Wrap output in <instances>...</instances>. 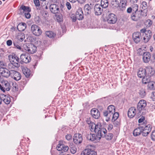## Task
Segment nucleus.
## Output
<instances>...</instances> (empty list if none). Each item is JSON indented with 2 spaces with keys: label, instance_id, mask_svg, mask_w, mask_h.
Returning <instances> with one entry per match:
<instances>
[{
  "label": "nucleus",
  "instance_id": "f8f14e48",
  "mask_svg": "<svg viewBox=\"0 0 155 155\" xmlns=\"http://www.w3.org/2000/svg\"><path fill=\"white\" fill-rule=\"evenodd\" d=\"M50 10L53 14H56L60 12L59 6L55 4H51L49 7Z\"/></svg>",
  "mask_w": 155,
  "mask_h": 155
},
{
  "label": "nucleus",
  "instance_id": "c03bdc74",
  "mask_svg": "<svg viewBox=\"0 0 155 155\" xmlns=\"http://www.w3.org/2000/svg\"><path fill=\"white\" fill-rule=\"evenodd\" d=\"M30 41L33 44H35L36 43V38L34 37H30L29 38Z\"/></svg>",
  "mask_w": 155,
  "mask_h": 155
},
{
  "label": "nucleus",
  "instance_id": "dca6fc26",
  "mask_svg": "<svg viewBox=\"0 0 155 155\" xmlns=\"http://www.w3.org/2000/svg\"><path fill=\"white\" fill-rule=\"evenodd\" d=\"M142 56L143 61L145 63H148L150 61L151 57V54L149 52H143Z\"/></svg>",
  "mask_w": 155,
  "mask_h": 155
},
{
  "label": "nucleus",
  "instance_id": "338daca9",
  "mask_svg": "<svg viewBox=\"0 0 155 155\" xmlns=\"http://www.w3.org/2000/svg\"><path fill=\"white\" fill-rule=\"evenodd\" d=\"M9 84L10 85H12V87H17V85L15 82H11Z\"/></svg>",
  "mask_w": 155,
  "mask_h": 155
},
{
  "label": "nucleus",
  "instance_id": "c9c22d12",
  "mask_svg": "<svg viewBox=\"0 0 155 155\" xmlns=\"http://www.w3.org/2000/svg\"><path fill=\"white\" fill-rule=\"evenodd\" d=\"M150 80V78L147 77L146 75L143 78L142 80V82L143 84H148Z\"/></svg>",
  "mask_w": 155,
  "mask_h": 155
},
{
  "label": "nucleus",
  "instance_id": "473e14b6",
  "mask_svg": "<svg viewBox=\"0 0 155 155\" xmlns=\"http://www.w3.org/2000/svg\"><path fill=\"white\" fill-rule=\"evenodd\" d=\"M102 8H106L108 5V0H101V4L100 5Z\"/></svg>",
  "mask_w": 155,
  "mask_h": 155
},
{
  "label": "nucleus",
  "instance_id": "864d4df0",
  "mask_svg": "<svg viewBox=\"0 0 155 155\" xmlns=\"http://www.w3.org/2000/svg\"><path fill=\"white\" fill-rule=\"evenodd\" d=\"M151 139L154 141H155V130L153 131L151 135Z\"/></svg>",
  "mask_w": 155,
  "mask_h": 155
},
{
  "label": "nucleus",
  "instance_id": "79ce46f5",
  "mask_svg": "<svg viewBox=\"0 0 155 155\" xmlns=\"http://www.w3.org/2000/svg\"><path fill=\"white\" fill-rule=\"evenodd\" d=\"M64 145L60 143L58 145L56 148L58 150L61 151H62L63 150V149H64Z\"/></svg>",
  "mask_w": 155,
  "mask_h": 155
},
{
  "label": "nucleus",
  "instance_id": "3c124183",
  "mask_svg": "<svg viewBox=\"0 0 155 155\" xmlns=\"http://www.w3.org/2000/svg\"><path fill=\"white\" fill-rule=\"evenodd\" d=\"M131 18L133 21H137L138 19V17L137 16H135L134 13L132 14Z\"/></svg>",
  "mask_w": 155,
  "mask_h": 155
},
{
  "label": "nucleus",
  "instance_id": "2f4dec72",
  "mask_svg": "<svg viewBox=\"0 0 155 155\" xmlns=\"http://www.w3.org/2000/svg\"><path fill=\"white\" fill-rule=\"evenodd\" d=\"M56 20L58 22H62L63 21V16L61 13L59 12L58 14H55Z\"/></svg>",
  "mask_w": 155,
  "mask_h": 155
},
{
  "label": "nucleus",
  "instance_id": "7c9ffc66",
  "mask_svg": "<svg viewBox=\"0 0 155 155\" xmlns=\"http://www.w3.org/2000/svg\"><path fill=\"white\" fill-rule=\"evenodd\" d=\"M142 133L141 127L137 128L135 129L133 132V135L135 136L140 135Z\"/></svg>",
  "mask_w": 155,
  "mask_h": 155
},
{
  "label": "nucleus",
  "instance_id": "ea45409f",
  "mask_svg": "<svg viewBox=\"0 0 155 155\" xmlns=\"http://www.w3.org/2000/svg\"><path fill=\"white\" fill-rule=\"evenodd\" d=\"M113 135L111 133H109L107 134H106L104 136V137L107 140H111L113 138Z\"/></svg>",
  "mask_w": 155,
  "mask_h": 155
},
{
  "label": "nucleus",
  "instance_id": "9b49d317",
  "mask_svg": "<svg viewBox=\"0 0 155 155\" xmlns=\"http://www.w3.org/2000/svg\"><path fill=\"white\" fill-rule=\"evenodd\" d=\"M146 76L147 77L150 78L153 76L155 73V71L154 69L152 67L149 66L146 68Z\"/></svg>",
  "mask_w": 155,
  "mask_h": 155
},
{
  "label": "nucleus",
  "instance_id": "f03ea898",
  "mask_svg": "<svg viewBox=\"0 0 155 155\" xmlns=\"http://www.w3.org/2000/svg\"><path fill=\"white\" fill-rule=\"evenodd\" d=\"M147 103L146 101L143 100H140L138 103L137 109L139 111L138 113L139 115H144L147 112L146 109Z\"/></svg>",
  "mask_w": 155,
  "mask_h": 155
},
{
  "label": "nucleus",
  "instance_id": "9d476101",
  "mask_svg": "<svg viewBox=\"0 0 155 155\" xmlns=\"http://www.w3.org/2000/svg\"><path fill=\"white\" fill-rule=\"evenodd\" d=\"M87 139L91 141H95L96 142L99 141L100 140V137L97 134H88L87 135Z\"/></svg>",
  "mask_w": 155,
  "mask_h": 155
},
{
  "label": "nucleus",
  "instance_id": "f3484780",
  "mask_svg": "<svg viewBox=\"0 0 155 155\" xmlns=\"http://www.w3.org/2000/svg\"><path fill=\"white\" fill-rule=\"evenodd\" d=\"M74 142L76 144H79L81 143L82 137L81 134H75L73 138Z\"/></svg>",
  "mask_w": 155,
  "mask_h": 155
},
{
  "label": "nucleus",
  "instance_id": "cd10ccee",
  "mask_svg": "<svg viewBox=\"0 0 155 155\" xmlns=\"http://www.w3.org/2000/svg\"><path fill=\"white\" fill-rule=\"evenodd\" d=\"M84 10L85 15H87L91 13V7L88 4L85 5Z\"/></svg>",
  "mask_w": 155,
  "mask_h": 155
},
{
  "label": "nucleus",
  "instance_id": "4c0bfd02",
  "mask_svg": "<svg viewBox=\"0 0 155 155\" xmlns=\"http://www.w3.org/2000/svg\"><path fill=\"white\" fill-rule=\"evenodd\" d=\"M133 11L134 12H137L138 8V5L136 4H134L131 5V7Z\"/></svg>",
  "mask_w": 155,
  "mask_h": 155
},
{
  "label": "nucleus",
  "instance_id": "a19ab883",
  "mask_svg": "<svg viewBox=\"0 0 155 155\" xmlns=\"http://www.w3.org/2000/svg\"><path fill=\"white\" fill-rule=\"evenodd\" d=\"M70 150L72 153L74 154L76 152L77 148L74 146L71 145L70 147Z\"/></svg>",
  "mask_w": 155,
  "mask_h": 155
},
{
  "label": "nucleus",
  "instance_id": "a878e982",
  "mask_svg": "<svg viewBox=\"0 0 155 155\" xmlns=\"http://www.w3.org/2000/svg\"><path fill=\"white\" fill-rule=\"evenodd\" d=\"M137 75L140 78H143L146 76L145 69L143 68H140L137 72Z\"/></svg>",
  "mask_w": 155,
  "mask_h": 155
},
{
  "label": "nucleus",
  "instance_id": "0eeeda50",
  "mask_svg": "<svg viewBox=\"0 0 155 155\" xmlns=\"http://www.w3.org/2000/svg\"><path fill=\"white\" fill-rule=\"evenodd\" d=\"M141 33L139 32H136L133 33L132 39L136 43H139L142 39Z\"/></svg>",
  "mask_w": 155,
  "mask_h": 155
},
{
  "label": "nucleus",
  "instance_id": "c85d7f7f",
  "mask_svg": "<svg viewBox=\"0 0 155 155\" xmlns=\"http://www.w3.org/2000/svg\"><path fill=\"white\" fill-rule=\"evenodd\" d=\"M26 25L25 23H21L19 24L17 27L18 30L21 31H24L26 28Z\"/></svg>",
  "mask_w": 155,
  "mask_h": 155
},
{
  "label": "nucleus",
  "instance_id": "6e6d98bb",
  "mask_svg": "<svg viewBox=\"0 0 155 155\" xmlns=\"http://www.w3.org/2000/svg\"><path fill=\"white\" fill-rule=\"evenodd\" d=\"M71 18L72 19V21L74 22H75L77 19L76 15L75 16L74 15H71Z\"/></svg>",
  "mask_w": 155,
  "mask_h": 155
},
{
  "label": "nucleus",
  "instance_id": "09e8293b",
  "mask_svg": "<svg viewBox=\"0 0 155 155\" xmlns=\"http://www.w3.org/2000/svg\"><path fill=\"white\" fill-rule=\"evenodd\" d=\"M13 44L15 48L20 50H22L21 47L18 43L14 42Z\"/></svg>",
  "mask_w": 155,
  "mask_h": 155
},
{
  "label": "nucleus",
  "instance_id": "b1692460",
  "mask_svg": "<svg viewBox=\"0 0 155 155\" xmlns=\"http://www.w3.org/2000/svg\"><path fill=\"white\" fill-rule=\"evenodd\" d=\"M136 109L134 107H131L130 108L128 111V115L130 118H132L136 114Z\"/></svg>",
  "mask_w": 155,
  "mask_h": 155
},
{
  "label": "nucleus",
  "instance_id": "bb28decb",
  "mask_svg": "<svg viewBox=\"0 0 155 155\" xmlns=\"http://www.w3.org/2000/svg\"><path fill=\"white\" fill-rule=\"evenodd\" d=\"M107 132L106 129L103 127H101L99 132L97 133V134L99 136H100V139L101 137H104V136L106 134Z\"/></svg>",
  "mask_w": 155,
  "mask_h": 155
},
{
  "label": "nucleus",
  "instance_id": "4be33fe9",
  "mask_svg": "<svg viewBox=\"0 0 155 155\" xmlns=\"http://www.w3.org/2000/svg\"><path fill=\"white\" fill-rule=\"evenodd\" d=\"M91 112L92 116L94 118L97 119L100 117V113L97 109L93 108L91 109Z\"/></svg>",
  "mask_w": 155,
  "mask_h": 155
},
{
  "label": "nucleus",
  "instance_id": "bf43d9fd",
  "mask_svg": "<svg viewBox=\"0 0 155 155\" xmlns=\"http://www.w3.org/2000/svg\"><path fill=\"white\" fill-rule=\"evenodd\" d=\"M151 98L153 101H155V92H153L152 93Z\"/></svg>",
  "mask_w": 155,
  "mask_h": 155
},
{
  "label": "nucleus",
  "instance_id": "052dcab7",
  "mask_svg": "<svg viewBox=\"0 0 155 155\" xmlns=\"http://www.w3.org/2000/svg\"><path fill=\"white\" fill-rule=\"evenodd\" d=\"M145 119V117L144 116H142L139 120L138 122L139 123H141L143 122Z\"/></svg>",
  "mask_w": 155,
  "mask_h": 155
},
{
  "label": "nucleus",
  "instance_id": "39448f33",
  "mask_svg": "<svg viewBox=\"0 0 155 155\" xmlns=\"http://www.w3.org/2000/svg\"><path fill=\"white\" fill-rule=\"evenodd\" d=\"M31 30L33 34L36 36H39L42 33V31L40 28L35 25H32Z\"/></svg>",
  "mask_w": 155,
  "mask_h": 155
},
{
  "label": "nucleus",
  "instance_id": "8fccbe9b",
  "mask_svg": "<svg viewBox=\"0 0 155 155\" xmlns=\"http://www.w3.org/2000/svg\"><path fill=\"white\" fill-rule=\"evenodd\" d=\"M120 3L122 7L124 8L126 6L127 0H120Z\"/></svg>",
  "mask_w": 155,
  "mask_h": 155
},
{
  "label": "nucleus",
  "instance_id": "aec40b11",
  "mask_svg": "<svg viewBox=\"0 0 155 155\" xmlns=\"http://www.w3.org/2000/svg\"><path fill=\"white\" fill-rule=\"evenodd\" d=\"M151 31L150 30H148V31L143 34V41L145 43H147L150 40L151 36Z\"/></svg>",
  "mask_w": 155,
  "mask_h": 155
},
{
  "label": "nucleus",
  "instance_id": "49530a36",
  "mask_svg": "<svg viewBox=\"0 0 155 155\" xmlns=\"http://www.w3.org/2000/svg\"><path fill=\"white\" fill-rule=\"evenodd\" d=\"M85 120L87 123L89 125V127L90 129L91 128V126L92 125V124L94 123L93 122H92L91 121L90 118H86V120Z\"/></svg>",
  "mask_w": 155,
  "mask_h": 155
},
{
  "label": "nucleus",
  "instance_id": "423d86ee",
  "mask_svg": "<svg viewBox=\"0 0 155 155\" xmlns=\"http://www.w3.org/2000/svg\"><path fill=\"white\" fill-rule=\"evenodd\" d=\"M142 131V135L143 136L146 137L151 131L152 129V127L151 125L148 124L144 127H141Z\"/></svg>",
  "mask_w": 155,
  "mask_h": 155
},
{
  "label": "nucleus",
  "instance_id": "6e6552de",
  "mask_svg": "<svg viewBox=\"0 0 155 155\" xmlns=\"http://www.w3.org/2000/svg\"><path fill=\"white\" fill-rule=\"evenodd\" d=\"M107 21L108 23L114 24L116 23L117 21V18L114 14H109L107 17Z\"/></svg>",
  "mask_w": 155,
  "mask_h": 155
},
{
  "label": "nucleus",
  "instance_id": "e2e57ef3",
  "mask_svg": "<svg viewBox=\"0 0 155 155\" xmlns=\"http://www.w3.org/2000/svg\"><path fill=\"white\" fill-rule=\"evenodd\" d=\"M69 148L67 146H65L64 145V149H63V150L62 151V152H65L67 151L68 150Z\"/></svg>",
  "mask_w": 155,
  "mask_h": 155
},
{
  "label": "nucleus",
  "instance_id": "0e129e2a",
  "mask_svg": "<svg viewBox=\"0 0 155 155\" xmlns=\"http://www.w3.org/2000/svg\"><path fill=\"white\" fill-rule=\"evenodd\" d=\"M113 128V125L111 124H109L107 127L108 130H111Z\"/></svg>",
  "mask_w": 155,
  "mask_h": 155
},
{
  "label": "nucleus",
  "instance_id": "7ed1b4c3",
  "mask_svg": "<svg viewBox=\"0 0 155 155\" xmlns=\"http://www.w3.org/2000/svg\"><path fill=\"white\" fill-rule=\"evenodd\" d=\"M115 111V107L113 105L109 106L107 108V110L103 112V115L104 116L108 118V121L110 120L111 117L113 115V113Z\"/></svg>",
  "mask_w": 155,
  "mask_h": 155
},
{
  "label": "nucleus",
  "instance_id": "58836bf2",
  "mask_svg": "<svg viewBox=\"0 0 155 155\" xmlns=\"http://www.w3.org/2000/svg\"><path fill=\"white\" fill-rule=\"evenodd\" d=\"M139 94L141 97L143 98L146 95L145 89L141 88Z\"/></svg>",
  "mask_w": 155,
  "mask_h": 155
},
{
  "label": "nucleus",
  "instance_id": "e433bc0d",
  "mask_svg": "<svg viewBox=\"0 0 155 155\" xmlns=\"http://www.w3.org/2000/svg\"><path fill=\"white\" fill-rule=\"evenodd\" d=\"M20 9L24 11L23 12H25V13L31 11V9L29 7L23 5L21 6Z\"/></svg>",
  "mask_w": 155,
  "mask_h": 155
},
{
  "label": "nucleus",
  "instance_id": "37998d69",
  "mask_svg": "<svg viewBox=\"0 0 155 155\" xmlns=\"http://www.w3.org/2000/svg\"><path fill=\"white\" fill-rule=\"evenodd\" d=\"M1 86L3 87H8L9 85V84L6 81H3L1 82Z\"/></svg>",
  "mask_w": 155,
  "mask_h": 155
},
{
  "label": "nucleus",
  "instance_id": "20e7f679",
  "mask_svg": "<svg viewBox=\"0 0 155 155\" xmlns=\"http://www.w3.org/2000/svg\"><path fill=\"white\" fill-rule=\"evenodd\" d=\"M25 50L29 53L33 54L37 50V48L33 44L26 43L24 45Z\"/></svg>",
  "mask_w": 155,
  "mask_h": 155
},
{
  "label": "nucleus",
  "instance_id": "c756f323",
  "mask_svg": "<svg viewBox=\"0 0 155 155\" xmlns=\"http://www.w3.org/2000/svg\"><path fill=\"white\" fill-rule=\"evenodd\" d=\"M23 74L27 78L29 77L31 75V71L29 69L26 67H24L22 68Z\"/></svg>",
  "mask_w": 155,
  "mask_h": 155
},
{
  "label": "nucleus",
  "instance_id": "680f3d73",
  "mask_svg": "<svg viewBox=\"0 0 155 155\" xmlns=\"http://www.w3.org/2000/svg\"><path fill=\"white\" fill-rule=\"evenodd\" d=\"M72 137V136L69 134L65 136V137L67 140H70L71 139Z\"/></svg>",
  "mask_w": 155,
  "mask_h": 155
},
{
  "label": "nucleus",
  "instance_id": "6ab92c4d",
  "mask_svg": "<svg viewBox=\"0 0 155 155\" xmlns=\"http://www.w3.org/2000/svg\"><path fill=\"white\" fill-rule=\"evenodd\" d=\"M103 8L99 4L96 5L94 8V11L95 15H99L101 14L103 10Z\"/></svg>",
  "mask_w": 155,
  "mask_h": 155
},
{
  "label": "nucleus",
  "instance_id": "774afa93",
  "mask_svg": "<svg viewBox=\"0 0 155 155\" xmlns=\"http://www.w3.org/2000/svg\"><path fill=\"white\" fill-rule=\"evenodd\" d=\"M6 43L7 45L9 46L11 45L12 44V41L10 40H8Z\"/></svg>",
  "mask_w": 155,
  "mask_h": 155
},
{
  "label": "nucleus",
  "instance_id": "69168bd1",
  "mask_svg": "<svg viewBox=\"0 0 155 155\" xmlns=\"http://www.w3.org/2000/svg\"><path fill=\"white\" fill-rule=\"evenodd\" d=\"M6 66V64L5 63L2 61H0V66L3 68L4 67H5Z\"/></svg>",
  "mask_w": 155,
  "mask_h": 155
},
{
  "label": "nucleus",
  "instance_id": "4d7b16f0",
  "mask_svg": "<svg viewBox=\"0 0 155 155\" xmlns=\"http://www.w3.org/2000/svg\"><path fill=\"white\" fill-rule=\"evenodd\" d=\"M65 5L68 10H70L71 8V5L69 2H67L65 4Z\"/></svg>",
  "mask_w": 155,
  "mask_h": 155
},
{
  "label": "nucleus",
  "instance_id": "5fc2aeb1",
  "mask_svg": "<svg viewBox=\"0 0 155 155\" xmlns=\"http://www.w3.org/2000/svg\"><path fill=\"white\" fill-rule=\"evenodd\" d=\"M34 2L35 6L38 7L40 6V4L39 0H34Z\"/></svg>",
  "mask_w": 155,
  "mask_h": 155
},
{
  "label": "nucleus",
  "instance_id": "a211bd4d",
  "mask_svg": "<svg viewBox=\"0 0 155 155\" xmlns=\"http://www.w3.org/2000/svg\"><path fill=\"white\" fill-rule=\"evenodd\" d=\"M11 72V71H10L6 68H0V74L5 77L8 78L10 76Z\"/></svg>",
  "mask_w": 155,
  "mask_h": 155
},
{
  "label": "nucleus",
  "instance_id": "72a5a7b5",
  "mask_svg": "<svg viewBox=\"0 0 155 155\" xmlns=\"http://www.w3.org/2000/svg\"><path fill=\"white\" fill-rule=\"evenodd\" d=\"M46 35L50 38L54 37L55 35V34L52 31H46L45 32Z\"/></svg>",
  "mask_w": 155,
  "mask_h": 155
},
{
  "label": "nucleus",
  "instance_id": "603ef678",
  "mask_svg": "<svg viewBox=\"0 0 155 155\" xmlns=\"http://www.w3.org/2000/svg\"><path fill=\"white\" fill-rule=\"evenodd\" d=\"M133 13H134L135 16H137L138 17V19L140 17H141V16L142 15L141 14V13L140 12V11H137V12H134Z\"/></svg>",
  "mask_w": 155,
  "mask_h": 155
},
{
  "label": "nucleus",
  "instance_id": "de8ad7c7",
  "mask_svg": "<svg viewBox=\"0 0 155 155\" xmlns=\"http://www.w3.org/2000/svg\"><path fill=\"white\" fill-rule=\"evenodd\" d=\"M148 87H155V82L153 81H150L148 84Z\"/></svg>",
  "mask_w": 155,
  "mask_h": 155
},
{
  "label": "nucleus",
  "instance_id": "f257e3e1",
  "mask_svg": "<svg viewBox=\"0 0 155 155\" xmlns=\"http://www.w3.org/2000/svg\"><path fill=\"white\" fill-rule=\"evenodd\" d=\"M8 58L10 61L8 65V68L9 69L12 70L15 68H18L19 67L20 64L19 59L16 56L9 55Z\"/></svg>",
  "mask_w": 155,
  "mask_h": 155
},
{
  "label": "nucleus",
  "instance_id": "412c9836",
  "mask_svg": "<svg viewBox=\"0 0 155 155\" xmlns=\"http://www.w3.org/2000/svg\"><path fill=\"white\" fill-rule=\"evenodd\" d=\"M81 155H96V153L91 149L88 148L84 150Z\"/></svg>",
  "mask_w": 155,
  "mask_h": 155
},
{
  "label": "nucleus",
  "instance_id": "5701e85b",
  "mask_svg": "<svg viewBox=\"0 0 155 155\" xmlns=\"http://www.w3.org/2000/svg\"><path fill=\"white\" fill-rule=\"evenodd\" d=\"M76 15L77 19L78 20H81L83 18V13L81 8H79L77 10L76 13Z\"/></svg>",
  "mask_w": 155,
  "mask_h": 155
},
{
  "label": "nucleus",
  "instance_id": "4468645a",
  "mask_svg": "<svg viewBox=\"0 0 155 155\" xmlns=\"http://www.w3.org/2000/svg\"><path fill=\"white\" fill-rule=\"evenodd\" d=\"M20 59L21 60L20 63L23 64V63H28L31 60L30 56L25 54H21L20 56Z\"/></svg>",
  "mask_w": 155,
  "mask_h": 155
},
{
  "label": "nucleus",
  "instance_id": "ddd939ff",
  "mask_svg": "<svg viewBox=\"0 0 155 155\" xmlns=\"http://www.w3.org/2000/svg\"><path fill=\"white\" fill-rule=\"evenodd\" d=\"M10 76L16 81H19L21 78L20 74L18 71L12 70H11Z\"/></svg>",
  "mask_w": 155,
  "mask_h": 155
},
{
  "label": "nucleus",
  "instance_id": "a18cd8bd",
  "mask_svg": "<svg viewBox=\"0 0 155 155\" xmlns=\"http://www.w3.org/2000/svg\"><path fill=\"white\" fill-rule=\"evenodd\" d=\"M145 24L147 25V27H150L152 25L153 22L151 20L148 19L145 22Z\"/></svg>",
  "mask_w": 155,
  "mask_h": 155
},
{
  "label": "nucleus",
  "instance_id": "2eb2a0df",
  "mask_svg": "<svg viewBox=\"0 0 155 155\" xmlns=\"http://www.w3.org/2000/svg\"><path fill=\"white\" fill-rule=\"evenodd\" d=\"M140 7L143 10V11L141 10V14L142 15V16H146L147 15V3L145 2H143L141 4Z\"/></svg>",
  "mask_w": 155,
  "mask_h": 155
},
{
  "label": "nucleus",
  "instance_id": "13d9d810",
  "mask_svg": "<svg viewBox=\"0 0 155 155\" xmlns=\"http://www.w3.org/2000/svg\"><path fill=\"white\" fill-rule=\"evenodd\" d=\"M30 12H28L25 13V17L27 18H29L31 17L30 14L29 13Z\"/></svg>",
  "mask_w": 155,
  "mask_h": 155
},
{
  "label": "nucleus",
  "instance_id": "393cba45",
  "mask_svg": "<svg viewBox=\"0 0 155 155\" xmlns=\"http://www.w3.org/2000/svg\"><path fill=\"white\" fill-rule=\"evenodd\" d=\"M1 96H2V100H3L5 103L6 104H10L11 99L9 96L3 94H1Z\"/></svg>",
  "mask_w": 155,
  "mask_h": 155
},
{
  "label": "nucleus",
  "instance_id": "f704fd0d",
  "mask_svg": "<svg viewBox=\"0 0 155 155\" xmlns=\"http://www.w3.org/2000/svg\"><path fill=\"white\" fill-rule=\"evenodd\" d=\"M112 116L111 120L112 122L114 121L118 118L119 116V113L117 112H115Z\"/></svg>",
  "mask_w": 155,
  "mask_h": 155
},
{
  "label": "nucleus",
  "instance_id": "1a4fd4ad",
  "mask_svg": "<svg viewBox=\"0 0 155 155\" xmlns=\"http://www.w3.org/2000/svg\"><path fill=\"white\" fill-rule=\"evenodd\" d=\"M102 127L101 124L100 123H98L95 124L94 123H92L91 126V128L90 129L92 132H94L97 133L99 132L100 130Z\"/></svg>",
  "mask_w": 155,
  "mask_h": 155
}]
</instances>
